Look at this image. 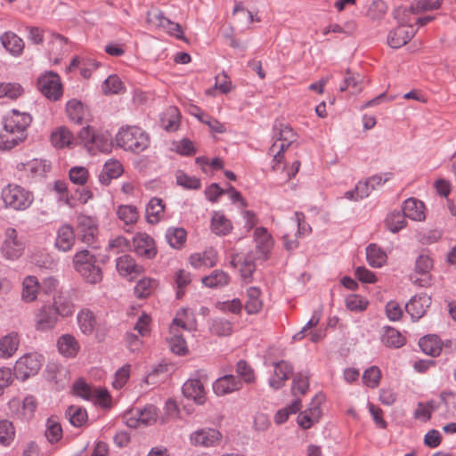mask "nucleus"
<instances>
[{"label": "nucleus", "instance_id": "1", "mask_svg": "<svg viewBox=\"0 0 456 456\" xmlns=\"http://www.w3.org/2000/svg\"><path fill=\"white\" fill-rule=\"evenodd\" d=\"M31 122L30 114L12 110L3 118V129L0 131V150L10 151L22 142L27 138V129Z\"/></svg>", "mask_w": 456, "mask_h": 456}, {"label": "nucleus", "instance_id": "2", "mask_svg": "<svg viewBox=\"0 0 456 456\" xmlns=\"http://www.w3.org/2000/svg\"><path fill=\"white\" fill-rule=\"evenodd\" d=\"M115 142L126 151L139 154L150 146V135L137 126H124L119 128Z\"/></svg>", "mask_w": 456, "mask_h": 456}, {"label": "nucleus", "instance_id": "3", "mask_svg": "<svg viewBox=\"0 0 456 456\" xmlns=\"http://www.w3.org/2000/svg\"><path fill=\"white\" fill-rule=\"evenodd\" d=\"M0 195L4 207L15 211H24L34 202L32 191L16 183L5 185Z\"/></svg>", "mask_w": 456, "mask_h": 456}, {"label": "nucleus", "instance_id": "4", "mask_svg": "<svg viewBox=\"0 0 456 456\" xmlns=\"http://www.w3.org/2000/svg\"><path fill=\"white\" fill-rule=\"evenodd\" d=\"M95 263V256L87 249L77 251L73 256L74 269L92 284L98 283L102 279V270Z\"/></svg>", "mask_w": 456, "mask_h": 456}, {"label": "nucleus", "instance_id": "5", "mask_svg": "<svg viewBox=\"0 0 456 456\" xmlns=\"http://www.w3.org/2000/svg\"><path fill=\"white\" fill-rule=\"evenodd\" d=\"M78 138L93 155L98 152L106 153L111 151V136L108 131L99 132L95 131L92 126H86L79 131Z\"/></svg>", "mask_w": 456, "mask_h": 456}, {"label": "nucleus", "instance_id": "6", "mask_svg": "<svg viewBox=\"0 0 456 456\" xmlns=\"http://www.w3.org/2000/svg\"><path fill=\"white\" fill-rule=\"evenodd\" d=\"M274 136L276 141L268 150V154L273 156V168L282 162L284 151L296 141V134L289 126L281 125L280 127H274Z\"/></svg>", "mask_w": 456, "mask_h": 456}, {"label": "nucleus", "instance_id": "7", "mask_svg": "<svg viewBox=\"0 0 456 456\" xmlns=\"http://www.w3.org/2000/svg\"><path fill=\"white\" fill-rule=\"evenodd\" d=\"M158 411L156 406L148 404L143 409L135 408L126 411L123 420L131 428L151 426L157 421Z\"/></svg>", "mask_w": 456, "mask_h": 456}, {"label": "nucleus", "instance_id": "8", "mask_svg": "<svg viewBox=\"0 0 456 456\" xmlns=\"http://www.w3.org/2000/svg\"><path fill=\"white\" fill-rule=\"evenodd\" d=\"M42 366V356L37 354H26L16 361L14 376L21 381L35 376Z\"/></svg>", "mask_w": 456, "mask_h": 456}, {"label": "nucleus", "instance_id": "9", "mask_svg": "<svg viewBox=\"0 0 456 456\" xmlns=\"http://www.w3.org/2000/svg\"><path fill=\"white\" fill-rule=\"evenodd\" d=\"M38 90L49 100L58 101L62 95V86L57 73L49 71L37 79Z\"/></svg>", "mask_w": 456, "mask_h": 456}, {"label": "nucleus", "instance_id": "10", "mask_svg": "<svg viewBox=\"0 0 456 456\" xmlns=\"http://www.w3.org/2000/svg\"><path fill=\"white\" fill-rule=\"evenodd\" d=\"M4 235L5 239L1 248L2 255L7 259H17L23 252L24 243L18 238V232L14 228H7Z\"/></svg>", "mask_w": 456, "mask_h": 456}, {"label": "nucleus", "instance_id": "11", "mask_svg": "<svg viewBox=\"0 0 456 456\" xmlns=\"http://www.w3.org/2000/svg\"><path fill=\"white\" fill-rule=\"evenodd\" d=\"M77 230L78 239L91 245L94 241L95 235L98 232L97 221L94 217L79 215L77 217Z\"/></svg>", "mask_w": 456, "mask_h": 456}, {"label": "nucleus", "instance_id": "12", "mask_svg": "<svg viewBox=\"0 0 456 456\" xmlns=\"http://www.w3.org/2000/svg\"><path fill=\"white\" fill-rule=\"evenodd\" d=\"M403 19L400 20V25L391 30L387 36V43L392 48H400L406 45L415 35L413 26L404 24Z\"/></svg>", "mask_w": 456, "mask_h": 456}, {"label": "nucleus", "instance_id": "13", "mask_svg": "<svg viewBox=\"0 0 456 456\" xmlns=\"http://www.w3.org/2000/svg\"><path fill=\"white\" fill-rule=\"evenodd\" d=\"M273 374L270 377L268 384L273 390L281 389L285 382L293 374V366L287 361L281 360L273 363Z\"/></svg>", "mask_w": 456, "mask_h": 456}, {"label": "nucleus", "instance_id": "14", "mask_svg": "<svg viewBox=\"0 0 456 456\" xmlns=\"http://www.w3.org/2000/svg\"><path fill=\"white\" fill-rule=\"evenodd\" d=\"M190 439L196 446L211 447L219 444L222 435L217 429L206 428L191 433Z\"/></svg>", "mask_w": 456, "mask_h": 456}, {"label": "nucleus", "instance_id": "15", "mask_svg": "<svg viewBox=\"0 0 456 456\" xmlns=\"http://www.w3.org/2000/svg\"><path fill=\"white\" fill-rule=\"evenodd\" d=\"M134 252L144 258L151 259L157 254L154 240L145 232H138L133 240Z\"/></svg>", "mask_w": 456, "mask_h": 456}, {"label": "nucleus", "instance_id": "16", "mask_svg": "<svg viewBox=\"0 0 456 456\" xmlns=\"http://www.w3.org/2000/svg\"><path fill=\"white\" fill-rule=\"evenodd\" d=\"M430 305L431 297L425 293H420L411 298L405 305V310L413 321H418L425 314Z\"/></svg>", "mask_w": 456, "mask_h": 456}, {"label": "nucleus", "instance_id": "17", "mask_svg": "<svg viewBox=\"0 0 456 456\" xmlns=\"http://www.w3.org/2000/svg\"><path fill=\"white\" fill-rule=\"evenodd\" d=\"M242 388V381L232 374L224 375L213 383V390L218 396L228 395Z\"/></svg>", "mask_w": 456, "mask_h": 456}, {"label": "nucleus", "instance_id": "18", "mask_svg": "<svg viewBox=\"0 0 456 456\" xmlns=\"http://www.w3.org/2000/svg\"><path fill=\"white\" fill-rule=\"evenodd\" d=\"M59 317L51 305H44L36 315V329L40 331H47L53 330Z\"/></svg>", "mask_w": 456, "mask_h": 456}, {"label": "nucleus", "instance_id": "19", "mask_svg": "<svg viewBox=\"0 0 456 456\" xmlns=\"http://www.w3.org/2000/svg\"><path fill=\"white\" fill-rule=\"evenodd\" d=\"M75 241L76 235L71 225L65 224L58 228L54 242L58 250L62 252L69 251L73 248Z\"/></svg>", "mask_w": 456, "mask_h": 456}, {"label": "nucleus", "instance_id": "20", "mask_svg": "<svg viewBox=\"0 0 456 456\" xmlns=\"http://www.w3.org/2000/svg\"><path fill=\"white\" fill-rule=\"evenodd\" d=\"M182 391L188 399H192L198 404H203L206 401V392L202 382L198 379L187 380Z\"/></svg>", "mask_w": 456, "mask_h": 456}, {"label": "nucleus", "instance_id": "21", "mask_svg": "<svg viewBox=\"0 0 456 456\" xmlns=\"http://www.w3.org/2000/svg\"><path fill=\"white\" fill-rule=\"evenodd\" d=\"M116 268L121 276L133 279L142 272V267L137 265L134 259L129 255H123L117 258Z\"/></svg>", "mask_w": 456, "mask_h": 456}, {"label": "nucleus", "instance_id": "22", "mask_svg": "<svg viewBox=\"0 0 456 456\" xmlns=\"http://www.w3.org/2000/svg\"><path fill=\"white\" fill-rule=\"evenodd\" d=\"M57 348L64 357L74 358L79 352L80 345L73 335L63 334L57 339Z\"/></svg>", "mask_w": 456, "mask_h": 456}, {"label": "nucleus", "instance_id": "23", "mask_svg": "<svg viewBox=\"0 0 456 456\" xmlns=\"http://www.w3.org/2000/svg\"><path fill=\"white\" fill-rule=\"evenodd\" d=\"M433 267V260L427 255H420L415 263V271L422 274L424 277L421 279L413 280V283L420 286L427 287L430 284V277L428 275Z\"/></svg>", "mask_w": 456, "mask_h": 456}, {"label": "nucleus", "instance_id": "24", "mask_svg": "<svg viewBox=\"0 0 456 456\" xmlns=\"http://www.w3.org/2000/svg\"><path fill=\"white\" fill-rule=\"evenodd\" d=\"M77 139L71 131L66 126H60L53 130L51 134V142L56 148L72 147L76 144Z\"/></svg>", "mask_w": 456, "mask_h": 456}, {"label": "nucleus", "instance_id": "25", "mask_svg": "<svg viewBox=\"0 0 456 456\" xmlns=\"http://www.w3.org/2000/svg\"><path fill=\"white\" fill-rule=\"evenodd\" d=\"M51 306L54 309L58 317L70 316L75 311V305L70 297L63 293H59L53 297Z\"/></svg>", "mask_w": 456, "mask_h": 456}, {"label": "nucleus", "instance_id": "26", "mask_svg": "<svg viewBox=\"0 0 456 456\" xmlns=\"http://www.w3.org/2000/svg\"><path fill=\"white\" fill-rule=\"evenodd\" d=\"M232 265L239 266L242 280L249 282L252 280L253 273L256 270L254 257L250 255L236 256L232 261Z\"/></svg>", "mask_w": 456, "mask_h": 456}, {"label": "nucleus", "instance_id": "27", "mask_svg": "<svg viewBox=\"0 0 456 456\" xmlns=\"http://www.w3.org/2000/svg\"><path fill=\"white\" fill-rule=\"evenodd\" d=\"M165 205L161 199L152 198L146 205L145 216L149 224H158L164 216Z\"/></svg>", "mask_w": 456, "mask_h": 456}, {"label": "nucleus", "instance_id": "28", "mask_svg": "<svg viewBox=\"0 0 456 456\" xmlns=\"http://www.w3.org/2000/svg\"><path fill=\"white\" fill-rule=\"evenodd\" d=\"M3 46L13 56L21 54L24 49L23 40L13 32H5L0 37Z\"/></svg>", "mask_w": 456, "mask_h": 456}, {"label": "nucleus", "instance_id": "29", "mask_svg": "<svg viewBox=\"0 0 456 456\" xmlns=\"http://www.w3.org/2000/svg\"><path fill=\"white\" fill-rule=\"evenodd\" d=\"M217 255L213 248L202 253H194L190 256V263L194 268L212 267L216 264Z\"/></svg>", "mask_w": 456, "mask_h": 456}, {"label": "nucleus", "instance_id": "30", "mask_svg": "<svg viewBox=\"0 0 456 456\" xmlns=\"http://www.w3.org/2000/svg\"><path fill=\"white\" fill-rule=\"evenodd\" d=\"M403 213L406 217L415 221H420L425 218L423 203L414 198H409L404 200Z\"/></svg>", "mask_w": 456, "mask_h": 456}, {"label": "nucleus", "instance_id": "31", "mask_svg": "<svg viewBox=\"0 0 456 456\" xmlns=\"http://www.w3.org/2000/svg\"><path fill=\"white\" fill-rule=\"evenodd\" d=\"M421 351L430 356H437L442 351L441 339L436 335H428L419 341Z\"/></svg>", "mask_w": 456, "mask_h": 456}, {"label": "nucleus", "instance_id": "32", "mask_svg": "<svg viewBox=\"0 0 456 456\" xmlns=\"http://www.w3.org/2000/svg\"><path fill=\"white\" fill-rule=\"evenodd\" d=\"M77 321L81 332L85 335H91L97 323L94 313L86 308L78 312Z\"/></svg>", "mask_w": 456, "mask_h": 456}, {"label": "nucleus", "instance_id": "33", "mask_svg": "<svg viewBox=\"0 0 456 456\" xmlns=\"http://www.w3.org/2000/svg\"><path fill=\"white\" fill-rule=\"evenodd\" d=\"M20 344L19 335L11 332L0 339V357L9 358L18 349Z\"/></svg>", "mask_w": 456, "mask_h": 456}, {"label": "nucleus", "instance_id": "34", "mask_svg": "<svg viewBox=\"0 0 456 456\" xmlns=\"http://www.w3.org/2000/svg\"><path fill=\"white\" fill-rule=\"evenodd\" d=\"M211 229L216 235H227L232 229V222L220 211L214 212L211 218Z\"/></svg>", "mask_w": 456, "mask_h": 456}, {"label": "nucleus", "instance_id": "35", "mask_svg": "<svg viewBox=\"0 0 456 456\" xmlns=\"http://www.w3.org/2000/svg\"><path fill=\"white\" fill-rule=\"evenodd\" d=\"M366 257L369 265L374 268L382 267L387 259V253L374 243L366 248Z\"/></svg>", "mask_w": 456, "mask_h": 456}, {"label": "nucleus", "instance_id": "36", "mask_svg": "<svg viewBox=\"0 0 456 456\" xmlns=\"http://www.w3.org/2000/svg\"><path fill=\"white\" fill-rule=\"evenodd\" d=\"M202 283L210 289H221L228 285L230 276L222 270H214L209 275L202 278Z\"/></svg>", "mask_w": 456, "mask_h": 456}, {"label": "nucleus", "instance_id": "37", "mask_svg": "<svg viewBox=\"0 0 456 456\" xmlns=\"http://www.w3.org/2000/svg\"><path fill=\"white\" fill-rule=\"evenodd\" d=\"M320 414V407L313 402L310 408L297 416V424L303 429H309L314 422L318 421Z\"/></svg>", "mask_w": 456, "mask_h": 456}, {"label": "nucleus", "instance_id": "38", "mask_svg": "<svg viewBox=\"0 0 456 456\" xmlns=\"http://www.w3.org/2000/svg\"><path fill=\"white\" fill-rule=\"evenodd\" d=\"M261 291L256 287H250L247 289V301L245 309L248 314L258 313L263 307V302L260 298Z\"/></svg>", "mask_w": 456, "mask_h": 456}, {"label": "nucleus", "instance_id": "39", "mask_svg": "<svg viewBox=\"0 0 456 456\" xmlns=\"http://www.w3.org/2000/svg\"><path fill=\"white\" fill-rule=\"evenodd\" d=\"M69 423L75 428L83 427L88 419L87 411L85 408L77 405H70L65 411Z\"/></svg>", "mask_w": 456, "mask_h": 456}, {"label": "nucleus", "instance_id": "40", "mask_svg": "<svg viewBox=\"0 0 456 456\" xmlns=\"http://www.w3.org/2000/svg\"><path fill=\"white\" fill-rule=\"evenodd\" d=\"M254 240L256 242V248L263 255H266L272 246L273 239L265 227H257L254 232Z\"/></svg>", "mask_w": 456, "mask_h": 456}, {"label": "nucleus", "instance_id": "41", "mask_svg": "<svg viewBox=\"0 0 456 456\" xmlns=\"http://www.w3.org/2000/svg\"><path fill=\"white\" fill-rule=\"evenodd\" d=\"M39 282L35 276H28L22 282V299L26 302H33L37 297L39 291Z\"/></svg>", "mask_w": 456, "mask_h": 456}, {"label": "nucleus", "instance_id": "42", "mask_svg": "<svg viewBox=\"0 0 456 456\" xmlns=\"http://www.w3.org/2000/svg\"><path fill=\"white\" fill-rule=\"evenodd\" d=\"M382 343L387 347L400 348L405 344L404 337L395 329L387 327L381 337Z\"/></svg>", "mask_w": 456, "mask_h": 456}, {"label": "nucleus", "instance_id": "43", "mask_svg": "<svg viewBox=\"0 0 456 456\" xmlns=\"http://www.w3.org/2000/svg\"><path fill=\"white\" fill-rule=\"evenodd\" d=\"M66 111L72 122L81 125L84 121L86 109L81 102L73 99L67 102Z\"/></svg>", "mask_w": 456, "mask_h": 456}, {"label": "nucleus", "instance_id": "44", "mask_svg": "<svg viewBox=\"0 0 456 456\" xmlns=\"http://www.w3.org/2000/svg\"><path fill=\"white\" fill-rule=\"evenodd\" d=\"M187 232L183 228L171 227L166 232V239L174 248H181L186 241Z\"/></svg>", "mask_w": 456, "mask_h": 456}, {"label": "nucleus", "instance_id": "45", "mask_svg": "<svg viewBox=\"0 0 456 456\" xmlns=\"http://www.w3.org/2000/svg\"><path fill=\"white\" fill-rule=\"evenodd\" d=\"M209 330L216 336H229L232 331V324L226 319L215 318L209 323Z\"/></svg>", "mask_w": 456, "mask_h": 456}, {"label": "nucleus", "instance_id": "46", "mask_svg": "<svg viewBox=\"0 0 456 456\" xmlns=\"http://www.w3.org/2000/svg\"><path fill=\"white\" fill-rule=\"evenodd\" d=\"M443 0H415L410 6V12L413 14L434 11L440 8Z\"/></svg>", "mask_w": 456, "mask_h": 456}, {"label": "nucleus", "instance_id": "47", "mask_svg": "<svg viewBox=\"0 0 456 456\" xmlns=\"http://www.w3.org/2000/svg\"><path fill=\"white\" fill-rule=\"evenodd\" d=\"M21 166L23 170L30 175L31 178L41 177L49 170L45 161L37 159H32L26 164H21Z\"/></svg>", "mask_w": 456, "mask_h": 456}, {"label": "nucleus", "instance_id": "48", "mask_svg": "<svg viewBox=\"0 0 456 456\" xmlns=\"http://www.w3.org/2000/svg\"><path fill=\"white\" fill-rule=\"evenodd\" d=\"M158 282L151 278L141 279L134 287V295L138 298L149 297L156 289Z\"/></svg>", "mask_w": 456, "mask_h": 456}, {"label": "nucleus", "instance_id": "49", "mask_svg": "<svg viewBox=\"0 0 456 456\" xmlns=\"http://www.w3.org/2000/svg\"><path fill=\"white\" fill-rule=\"evenodd\" d=\"M309 388V379L305 373L297 372L293 377L291 393L294 396L304 395Z\"/></svg>", "mask_w": 456, "mask_h": 456}, {"label": "nucleus", "instance_id": "50", "mask_svg": "<svg viewBox=\"0 0 456 456\" xmlns=\"http://www.w3.org/2000/svg\"><path fill=\"white\" fill-rule=\"evenodd\" d=\"M45 437L51 444L61 439L62 428L59 421L54 418H49L46 421Z\"/></svg>", "mask_w": 456, "mask_h": 456}, {"label": "nucleus", "instance_id": "51", "mask_svg": "<svg viewBox=\"0 0 456 456\" xmlns=\"http://www.w3.org/2000/svg\"><path fill=\"white\" fill-rule=\"evenodd\" d=\"M236 373L238 379H241L242 384H252L256 380V376L252 367L244 360H240L236 364Z\"/></svg>", "mask_w": 456, "mask_h": 456}, {"label": "nucleus", "instance_id": "52", "mask_svg": "<svg viewBox=\"0 0 456 456\" xmlns=\"http://www.w3.org/2000/svg\"><path fill=\"white\" fill-rule=\"evenodd\" d=\"M301 408V400L300 399H295L287 407L279 410L275 416L274 420L277 424H283L285 423L289 415L296 414L297 411H300Z\"/></svg>", "mask_w": 456, "mask_h": 456}, {"label": "nucleus", "instance_id": "53", "mask_svg": "<svg viewBox=\"0 0 456 456\" xmlns=\"http://www.w3.org/2000/svg\"><path fill=\"white\" fill-rule=\"evenodd\" d=\"M122 172V166L118 161L106 162L100 179L102 183H107L110 179L118 178Z\"/></svg>", "mask_w": 456, "mask_h": 456}, {"label": "nucleus", "instance_id": "54", "mask_svg": "<svg viewBox=\"0 0 456 456\" xmlns=\"http://www.w3.org/2000/svg\"><path fill=\"white\" fill-rule=\"evenodd\" d=\"M102 88L105 94H118L124 90V86L117 75H110L105 79Z\"/></svg>", "mask_w": 456, "mask_h": 456}, {"label": "nucleus", "instance_id": "55", "mask_svg": "<svg viewBox=\"0 0 456 456\" xmlns=\"http://www.w3.org/2000/svg\"><path fill=\"white\" fill-rule=\"evenodd\" d=\"M117 215L120 220L126 224H133L138 219V211L134 206L122 205L119 206L117 211Z\"/></svg>", "mask_w": 456, "mask_h": 456}, {"label": "nucleus", "instance_id": "56", "mask_svg": "<svg viewBox=\"0 0 456 456\" xmlns=\"http://www.w3.org/2000/svg\"><path fill=\"white\" fill-rule=\"evenodd\" d=\"M37 409V401L34 396L28 395L24 398L20 411H17V414L20 419L23 420H28L34 416V412Z\"/></svg>", "mask_w": 456, "mask_h": 456}, {"label": "nucleus", "instance_id": "57", "mask_svg": "<svg viewBox=\"0 0 456 456\" xmlns=\"http://www.w3.org/2000/svg\"><path fill=\"white\" fill-rule=\"evenodd\" d=\"M405 216L400 212H391L386 218V225L392 232H397L405 226Z\"/></svg>", "mask_w": 456, "mask_h": 456}, {"label": "nucleus", "instance_id": "58", "mask_svg": "<svg viewBox=\"0 0 456 456\" xmlns=\"http://www.w3.org/2000/svg\"><path fill=\"white\" fill-rule=\"evenodd\" d=\"M368 305L369 301L357 294H351L346 297V305L353 312H362L367 308Z\"/></svg>", "mask_w": 456, "mask_h": 456}, {"label": "nucleus", "instance_id": "59", "mask_svg": "<svg viewBox=\"0 0 456 456\" xmlns=\"http://www.w3.org/2000/svg\"><path fill=\"white\" fill-rule=\"evenodd\" d=\"M73 393L85 400H93L95 396V391L83 379L77 380L73 385Z\"/></svg>", "mask_w": 456, "mask_h": 456}, {"label": "nucleus", "instance_id": "60", "mask_svg": "<svg viewBox=\"0 0 456 456\" xmlns=\"http://www.w3.org/2000/svg\"><path fill=\"white\" fill-rule=\"evenodd\" d=\"M380 378V370L377 366L368 368L362 375L363 383L370 388H375L379 386Z\"/></svg>", "mask_w": 456, "mask_h": 456}, {"label": "nucleus", "instance_id": "61", "mask_svg": "<svg viewBox=\"0 0 456 456\" xmlns=\"http://www.w3.org/2000/svg\"><path fill=\"white\" fill-rule=\"evenodd\" d=\"M168 18L164 12L158 9H152L147 12L146 20L151 26L162 29L165 27Z\"/></svg>", "mask_w": 456, "mask_h": 456}, {"label": "nucleus", "instance_id": "62", "mask_svg": "<svg viewBox=\"0 0 456 456\" xmlns=\"http://www.w3.org/2000/svg\"><path fill=\"white\" fill-rule=\"evenodd\" d=\"M15 432L12 423L8 420L0 421V444L8 445L14 437Z\"/></svg>", "mask_w": 456, "mask_h": 456}, {"label": "nucleus", "instance_id": "63", "mask_svg": "<svg viewBox=\"0 0 456 456\" xmlns=\"http://www.w3.org/2000/svg\"><path fill=\"white\" fill-rule=\"evenodd\" d=\"M176 183L178 185L191 190H197L200 188V180L195 176H190L184 173L179 172L176 175Z\"/></svg>", "mask_w": 456, "mask_h": 456}, {"label": "nucleus", "instance_id": "64", "mask_svg": "<svg viewBox=\"0 0 456 456\" xmlns=\"http://www.w3.org/2000/svg\"><path fill=\"white\" fill-rule=\"evenodd\" d=\"M69 180L78 185H84L86 183L89 176L88 170L84 167H73L70 168Z\"/></svg>", "mask_w": 456, "mask_h": 456}]
</instances>
